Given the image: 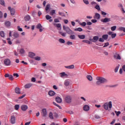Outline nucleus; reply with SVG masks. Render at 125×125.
I'll use <instances>...</instances> for the list:
<instances>
[{"label": "nucleus", "instance_id": "60", "mask_svg": "<svg viewBox=\"0 0 125 125\" xmlns=\"http://www.w3.org/2000/svg\"><path fill=\"white\" fill-rule=\"evenodd\" d=\"M53 88H54V89H56V90L58 89V87H57V86H56V85H54L53 86Z\"/></svg>", "mask_w": 125, "mask_h": 125}, {"label": "nucleus", "instance_id": "50", "mask_svg": "<svg viewBox=\"0 0 125 125\" xmlns=\"http://www.w3.org/2000/svg\"><path fill=\"white\" fill-rule=\"evenodd\" d=\"M116 29H117V26H113L111 27V30L112 31H115Z\"/></svg>", "mask_w": 125, "mask_h": 125}, {"label": "nucleus", "instance_id": "15", "mask_svg": "<svg viewBox=\"0 0 125 125\" xmlns=\"http://www.w3.org/2000/svg\"><path fill=\"white\" fill-rule=\"evenodd\" d=\"M93 18H94V19H97L98 20L100 19V14H98V13H95Z\"/></svg>", "mask_w": 125, "mask_h": 125}, {"label": "nucleus", "instance_id": "52", "mask_svg": "<svg viewBox=\"0 0 125 125\" xmlns=\"http://www.w3.org/2000/svg\"><path fill=\"white\" fill-rule=\"evenodd\" d=\"M117 36V34L116 33L114 34H112L111 35V38L112 39H115V38H116V37Z\"/></svg>", "mask_w": 125, "mask_h": 125}, {"label": "nucleus", "instance_id": "4", "mask_svg": "<svg viewBox=\"0 0 125 125\" xmlns=\"http://www.w3.org/2000/svg\"><path fill=\"white\" fill-rule=\"evenodd\" d=\"M63 100L65 103L70 104L72 102V97L70 95H66L63 98Z\"/></svg>", "mask_w": 125, "mask_h": 125}, {"label": "nucleus", "instance_id": "45", "mask_svg": "<svg viewBox=\"0 0 125 125\" xmlns=\"http://www.w3.org/2000/svg\"><path fill=\"white\" fill-rule=\"evenodd\" d=\"M59 33L62 37H66V33H64L62 31H60Z\"/></svg>", "mask_w": 125, "mask_h": 125}, {"label": "nucleus", "instance_id": "30", "mask_svg": "<svg viewBox=\"0 0 125 125\" xmlns=\"http://www.w3.org/2000/svg\"><path fill=\"white\" fill-rule=\"evenodd\" d=\"M70 40H76V36L75 35L71 34L69 36Z\"/></svg>", "mask_w": 125, "mask_h": 125}, {"label": "nucleus", "instance_id": "31", "mask_svg": "<svg viewBox=\"0 0 125 125\" xmlns=\"http://www.w3.org/2000/svg\"><path fill=\"white\" fill-rule=\"evenodd\" d=\"M0 4L3 6H5V2H4V0H0Z\"/></svg>", "mask_w": 125, "mask_h": 125}, {"label": "nucleus", "instance_id": "7", "mask_svg": "<svg viewBox=\"0 0 125 125\" xmlns=\"http://www.w3.org/2000/svg\"><path fill=\"white\" fill-rule=\"evenodd\" d=\"M98 40H99V37H98V36H94L93 39H90L89 41L93 42H96Z\"/></svg>", "mask_w": 125, "mask_h": 125}, {"label": "nucleus", "instance_id": "25", "mask_svg": "<svg viewBox=\"0 0 125 125\" xmlns=\"http://www.w3.org/2000/svg\"><path fill=\"white\" fill-rule=\"evenodd\" d=\"M33 85V84L32 83H27L25 84L24 86L25 88H30Z\"/></svg>", "mask_w": 125, "mask_h": 125}, {"label": "nucleus", "instance_id": "38", "mask_svg": "<svg viewBox=\"0 0 125 125\" xmlns=\"http://www.w3.org/2000/svg\"><path fill=\"white\" fill-rule=\"evenodd\" d=\"M35 60H36V61H41V60L42 58L40 57L37 56L34 58Z\"/></svg>", "mask_w": 125, "mask_h": 125}, {"label": "nucleus", "instance_id": "22", "mask_svg": "<svg viewBox=\"0 0 125 125\" xmlns=\"http://www.w3.org/2000/svg\"><path fill=\"white\" fill-rule=\"evenodd\" d=\"M29 56L31 58H34V56H36V54L32 52H30L29 53Z\"/></svg>", "mask_w": 125, "mask_h": 125}, {"label": "nucleus", "instance_id": "55", "mask_svg": "<svg viewBox=\"0 0 125 125\" xmlns=\"http://www.w3.org/2000/svg\"><path fill=\"white\" fill-rule=\"evenodd\" d=\"M115 113H116V116H117V117L119 116L120 115V114H121V111L117 112V111H115Z\"/></svg>", "mask_w": 125, "mask_h": 125}, {"label": "nucleus", "instance_id": "58", "mask_svg": "<svg viewBox=\"0 0 125 125\" xmlns=\"http://www.w3.org/2000/svg\"><path fill=\"white\" fill-rule=\"evenodd\" d=\"M31 82H32V83H36V78L33 77V78L31 79Z\"/></svg>", "mask_w": 125, "mask_h": 125}, {"label": "nucleus", "instance_id": "43", "mask_svg": "<svg viewBox=\"0 0 125 125\" xmlns=\"http://www.w3.org/2000/svg\"><path fill=\"white\" fill-rule=\"evenodd\" d=\"M53 104H54V105H55L57 107H58V108H59V109H60V110H61L62 109V107H61L59 105L57 104H56V103L53 102Z\"/></svg>", "mask_w": 125, "mask_h": 125}, {"label": "nucleus", "instance_id": "21", "mask_svg": "<svg viewBox=\"0 0 125 125\" xmlns=\"http://www.w3.org/2000/svg\"><path fill=\"white\" fill-rule=\"evenodd\" d=\"M64 67L65 68H66V69H74V68H75V65H74V64H72L68 66H65Z\"/></svg>", "mask_w": 125, "mask_h": 125}, {"label": "nucleus", "instance_id": "9", "mask_svg": "<svg viewBox=\"0 0 125 125\" xmlns=\"http://www.w3.org/2000/svg\"><path fill=\"white\" fill-rule=\"evenodd\" d=\"M16 122V119L15 118V116L14 115H12L11 117V123L12 125H14L15 123Z\"/></svg>", "mask_w": 125, "mask_h": 125}, {"label": "nucleus", "instance_id": "49", "mask_svg": "<svg viewBox=\"0 0 125 125\" xmlns=\"http://www.w3.org/2000/svg\"><path fill=\"white\" fill-rule=\"evenodd\" d=\"M18 30L20 32H23V29L22 28H21L20 26H17Z\"/></svg>", "mask_w": 125, "mask_h": 125}, {"label": "nucleus", "instance_id": "10", "mask_svg": "<svg viewBox=\"0 0 125 125\" xmlns=\"http://www.w3.org/2000/svg\"><path fill=\"white\" fill-rule=\"evenodd\" d=\"M4 25L7 28H10L11 22L8 21H6L4 22Z\"/></svg>", "mask_w": 125, "mask_h": 125}, {"label": "nucleus", "instance_id": "62", "mask_svg": "<svg viewBox=\"0 0 125 125\" xmlns=\"http://www.w3.org/2000/svg\"><path fill=\"white\" fill-rule=\"evenodd\" d=\"M95 119H100V116H99V115L96 114L95 115Z\"/></svg>", "mask_w": 125, "mask_h": 125}, {"label": "nucleus", "instance_id": "19", "mask_svg": "<svg viewBox=\"0 0 125 125\" xmlns=\"http://www.w3.org/2000/svg\"><path fill=\"white\" fill-rule=\"evenodd\" d=\"M83 109L84 111L87 112V111H89V106H88V105H84L83 107Z\"/></svg>", "mask_w": 125, "mask_h": 125}, {"label": "nucleus", "instance_id": "41", "mask_svg": "<svg viewBox=\"0 0 125 125\" xmlns=\"http://www.w3.org/2000/svg\"><path fill=\"white\" fill-rule=\"evenodd\" d=\"M83 42H85V43H88V44H90V41L88 40H83Z\"/></svg>", "mask_w": 125, "mask_h": 125}, {"label": "nucleus", "instance_id": "34", "mask_svg": "<svg viewBox=\"0 0 125 125\" xmlns=\"http://www.w3.org/2000/svg\"><path fill=\"white\" fill-rule=\"evenodd\" d=\"M49 118H50V119H51V120H53L54 118H53V113H52V112H50L49 114Z\"/></svg>", "mask_w": 125, "mask_h": 125}, {"label": "nucleus", "instance_id": "61", "mask_svg": "<svg viewBox=\"0 0 125 125\" xmlns=\"http://www.w3.org/2000/svg\"><path fill=\"white\" fill-rule=\"evenodd\" d=\"M99 42H104V39L101 38L99 39Z\"/></svg>", "mask_w": 125, "mask_h": 125}, {"label": "nucleus", "instance_id": "59", "mask_svg": "<svg viewBox=\"0 0 125 125\" xmlns=\"http://www.w3.org/2000/svg\"><path fill=\"white\" fill-rule=\"evenodd\" d=\"M67 44H68V45H72V44H73V42L68 41L67 42Z\"/></svg>", "mask_w": 125, "mask_h": 125}, {"label": "nucleus", "instance_id": "3", "mask_svg": "<svg viewBox=\"0 0 125 125\" xmlns=\"http://www.w3.org/2000/svg\"><path fill=\"white\" fill-rule=\"evenodd\" d=\"M103 108L104 110H108L109 109H112V102L110 101L108 103H104L103 105Z\"/></svg>", "mask_w": 125, "mask_h": 125}, {"label": "nucleus", "instance_id": "1", "mask_svg": "<svg viewBox=\"0 0 125 125\" xmlns=\"http://www.w3.org/2000/svg\"><path fill=\"white\" fill-rule=\"evenodd\" d=\"M96 80H97V82L96 83L97 85H101L102 83H107L108 82L107 79L101 77H97Z\"/></svg>", "mask_w": 125, "mask_h": 125}, {"label": "nucleus", "instance_id": "18", "mask_svg": "<svg viewBox=\"0 0 125 125\" xmlns=\"http://www.w3.org/2000/svg\"><path fill=\"white\" fill-rule=\"evenodd\" d=\"M37 28L40 29V32H42V31H43V30H42V24H41V23H39L37 25Z\"/></svg>", "mask_w": 125, "mask_h": 125}, {"label": "nucleus", "instance_id": "37", "mask_svg": "<svg viewBox=\"0 0 125 125\" xmlns=\"http://www.w3.org/2000/svg\"><path fill=\"white\" fill-rule=\"evenodd\" d=\"M49 8H50V4H48L46 5L45 8L46 11H47V10H49Z\"/></svg>", "mask_w": 125, "mask_h": 125}, {"label": "nucleus", "instance_id": "11", "mask_svg": "<svg viewBox=\"0 0 125 125\" xmlns=\"http://www.w3.org/2000/svg\"><path fill=\"white\" fill-rule=\"evenodd\" d=\"M110 21H111V19L108 18L101 20V22H103V23H107V22H110Z\"/></svg>", "mask_w": 125, "mask_h": 125}, {"label": "nucleus", "instance_id": "24", "mask_svg": "<svg viewBox=\"0 0 125 125\" xmlns=\"http://www.w3.org/2000/svg\"><path fill=\"white\" fill-rule=\"evenodd\" d=\"M30 19H31V17L30 16V15H27L25 16L24 17V20L25 21H29Z\"/></svg>", "mask_w": 125, "mask_h": 125}, {"label": "nucleus", "instance_id": "5", "mask_svg": "<svg viewBox=\"0 0 125 125\" xmlns=\"http://www.w3.org/2000/svg\"><path fill=\"white\" fill-rule=\"evenodd\" d=\"M4 64L5 66H10V64H11V61H10L9 59H5L4 60Z\"/></svg>", "mask_w": 125, "mask_h": 125}, {"label": "nucleus", "instance_id": "6", "mask_svg": "<svg viewBox=\"0 0 125 125\" xmlns=\"http://www.w3.org/2000/svg\"><path fill=\"white\" fill-rule=\"evenodd\" d=\"M70 80L67 79L65 80L63 82V84L66 87H68L70 85Z\"/></svg>", "mask_w": 125, "mask_h": 125}, {"label": "nucleus", "instance_id": "48", "mask_svg": "<svg viewBox=\"0 0 125 125\" xmlns=\"http://www.w3.org/2000/svg\"><path fill=\"white\" fill-rule=\"evenodd\" d=\"M0 36L2 38H4V32L3 31H0Z\"/></svg>", "mask_w": 125, "mask_h": 125}, {"label": "nucleus", "instance_id": "23", "mask_svg": "<svg viewBox=\"0 0 125 125\" xmlns=\"http://www.w3.org/2000/svg\"><path fill=\"white\" fill-rule=\"evenodd\" d=\"M13 37L16 39L19 38V34L17 32H15L13 34Z\"/></svg>", "mask_w": 125, "mask_h": 125}, {"label": "nucleus", "instance_id": "8", "mask_svg": "<svg viewBox=\"0 0 125 125\" xmlns=\"http://www.w3.org/2000/svg\"><path fill=\"white\" fill-rule=\"evenodd\" d=\"M41 114L43 117L45 118L47 115V112L46 111V109L43 108L42 109V111L41 112Z\"/></svg>", "mask_w": 125, "mask_h": 125}, {"label": "nucleus", "instance_id": "20", "mask_svg": "<svg viewBox=\"0 0 125 125\" xmlns=\"http://www.w3.org/2000/svg\"><path fill=\"white\" fill-rule=\"evenodd\" d=\"M15 91L16 92V93H17V94H20V93H21V90H20V88L17 87H16L15 89Z\"/></svg>", "mask_w": 125, "mask_h": 125}, {"label": "nucleus", "instance_id": "44", "mask_svg": "<svg viewBox=\"0 0 125 125\" xmlns=\"http://www.w3.org/2000/svg\"><path fill=\"white\" fill-rule=\"evenodd\" d=\"M119 31H123L125 33V27H121L119 28Z\"/></svg>", "mask_w": 125, "mask_h": 125}, {"label": "nucleus", "instance_id": "57", "mask_svg": "<svg viewBox=\"0 0 125 125\" xmlns=\"http://www.w3.org/2000/svg\"><path fill=\"white\" fill-rule=\"evenodd\" d=\"M70 1L73 4H76V1L75 0H70Z\"/></svg>", "mask_w": 125, "mask_h": 125}, {"label": "nucleus", "instance_id": "16", "mask_svg": "<svg viewBox=\"0 0 125 125\" xmlns=\"http://www.w3.org/2000/svg\"><path fill=\"white\" fill-rule=\"evenodd\" d=\"M55 94H56V93L53 90H50L48 92V95L49 96H54Z\"/></svg>", "mask_w": 125, "mask_h": 125}, {"label": "nucleus", "instance_id": "17", "mask_svg": "<svg viewBox=\"0 0 125 125\" xmlns=\"http://www.w3.org/2000/svg\"><path fill=\"white\" fill-rule=\"evenodd\" d=\"M56 101L57 103H62V99L60 97H56Z\"/></svg>", "mask_w": 125, "mask_h": 125}, {"label": "nucleus", "instance_id": "35", "mask_svg": "<svg viewBox=\"0 0 125 125\" xmlns=\"http://www.w3.org/2000/svg\"><path fill=\"white\" fill-rule=\"evenodd\" d=\"M15 110H16V111H18L19 110V108H20V105L19 104H16L14 106Z\"/></svg>", "mask_w": 125, "mask_h": 125}, {"label": "nucleus", "instance_id": "56", "mask_svg": "<svg viewBox=\"0 0 125 125\" xmlns=\"http://www.w3.org/2000/svg\"><path fill=\"white\" fill-rule=\"evenodd\" d=\"M95 8L96 9H97V10H100V6H99V5H96Z\"/></svg>", "mask_w": 125, "mask_h": 125}, {"label": "nucleus", "instance_id": "33", "mask_svg": "<svg viewBox=\"0 0 125 125\" xmlns=\"http://www.w3.org/2000/svg\"><path fill=\"white\" fill-rule=\"evenodd\" d=\"M86 78L88 81H90V82H91L92 81V76L90 75H87L86 76Z\"/></svg>", "mask_w": 125, "mask_h": 125}, {"label": "nucleus", "instance_id": "32", "mask_svg": "<svg viewBox=\"0 0 125 125\" xmlns=\"http://www.w3.org/2000/svg\"><path fill=\"white\" fill-rule=\"evenodd\" d=\"M11 14L12 16L15 14V9L14 8H12L11 11H10Z\"/></svg>", "mask_w": 125, "mask_h": 125}, {"label": "nucleus", "instance_id": "40", "mask_svg": "<svg viewBox=\"0 0 125 125\" xmlns=\"http://www.w3.org/2000/svg\"><path fill=\"white\" fill-rule=\"evenodd\" d=\"M79 25H81V26H83V27H85V26H86V22H83L82 23H80Z\"/></svg>", "mask_w": 125, "mask_h": 125}, {"label": "nucleus", "instance_id": "36", "mask_svg": "<svg viewBox=\"0 0 125 125\" xmlns=\"http://www.w3.org/2000/svg\"><path fill=\"white\" fill-rule=\"evenodd\" d=\"M59 42H60V43H65V40L63 39H60L59 40Z\"/></svg>", "mask_w": 125, "mask_h": 125}, {"label": "nucleus", "instance_id": "13", "mask_svg": "<svg viewBox=\"0 0 125 125\" xmlns=\"http://www.w3.org/2000/svg\"><path fill=\"white\" fill-rule=\"evenodd\" d=\"M21 108L22 111H27V110L28 109V106L27 105L23 104L21 106Z\"/></svg>", "mask_w": 125, "mask_h": 125}, {"label": "nucleus", "instance_id": "26", "mask_svg": "<svg viewBox=\"0 0 125 125\" xmlns=\"http://www.w3.org/2000/svg\"><path fill=\"white\" fill-rule=\"evenodd\" d=\"M78 37L80 40H84L85 39V35H78Z\"/></svg>", "mask_w": 125, "mask_h": 125}, {"label": "nucleus", "instance_id": "14", "mask_svg": "<svg viewBox=\"0 0 125 125\" xmlns=\"http://www.w3.org/2000/svg\"><path fill=\"white\" fill-rule=\"evenodd\" d=\"M114 58H115V59H117L118 60H121V56H120V55L118 54V53H116L114 54Z\"/></svg>", "mask_w": 125, "mask_h": 125}, {"label": "nucleus", "instance_id": "42", "mask_svg": "<svg viewBox=\"0 0 125 125\" xmlns=\"http://www.w3.org/2000/svg\"><path fill=\"white\" fill-rule=\"evenodd\" d=\"M119 68H120V65H118L115 67V69H114V72L115 73H117V72L119 71Z\"/></svg>", "mask_w": 125, "mask_h": 125}, {"label": "nucleus", "instance_id": "39", "mask_svg": "<svg viewBox=\"0 0 125 125\" xmlns=\"http://www.w3.org/2000/svg\"><path fill=\"white\" fill-rule=\"evenodd\" d=\"M45 18H46V20H49L51 19L52 18V17H51V16H49V15H47L45 16Z\"/></svg>", "mask_w": 125, "mask_h": 125}, {"label": "nucleus", "instance_id": "63", "mask_svg": "<svg viewBox=\"0 0 125 125\" xmlns=\"http://www.w3.org/2000/svg\"><path fill=\"white\" fill-rule=\"evenodd\" d=\"M91 22L92 23H96V22H97V20H96L95 19H93L91 20Z\"/></svg>", "mask_w": 125, "mask_h": 125}, {"label": "nucleus", "instance_id": "47", "mask_svg": "<svg viewBox=\"0 0 125 125\" xmlns=\"http://www.w3.org/2000/svg\"><path fill=\"white\" fill-rule=\"evenodd\" d=\"M55 12H56V11L55 10H52L50 12V15H54V14H55Z\"/></svg>", "mask_w": 125, "mask_h": 125}, {"label": "nucleus", "instance_id": "27", "mask_svg": "<svg viewBox=\"0 0 125 125\" xmlns=\"http://www.w3.org/2000/svg\"><path fill=\"white\" fill-rule=\"evenodd\" d=\"M53 25L55 26V27H57L58 28L61 29V23H54Z\"/></svg>", "mask_w": 125, "mask_h": 125}, {"label": "nucleus", "instance_id": "53", "mask_svg": "<svg viewBox=\"0 0 125 125\" xmlns=\"http://www.w3.org/2000/svg\"><path fill=\"white\" fill-rule=\"evenodd\" d=\"M83 1L84 2V3H85V4H89V2H88V0H83Z\"/></svg>", "mask_w": 125, "mask_h": 125}, {"label": "nucleus", "instance_id": "64", "mask_svg": "<svg viewBox=\"0 0 125 125\" xmlns=\"http://www.w3.org/2000/svg\"><path fill=\"white\" fill-rule=\"evenodd\" d=\"M119 73L120 75H122L123 74V68H120L119 70Z\"/></svg>", "mask_w": 125, "mask_h": 125}, {"label": "nucleus", "instance_id": "54", "mask_svg": "<svg viewBox=\"0 0 125 125\" xmlns=\"http://www.w3.org/2000/svg\"><path fill=\"white\" fill-rule=\"evenodd\" d=\"M20 52L21 53V54H23V53L25 52V50L24 49H21L20 51Z\"/></svg>", "mask_w": 125, "mask_h": 125}, {"label": "nucleus", "instance_id": "46", "mask_svg": "<svg viewBox=\"0 0 125 125\" xmlns=\"http://www.w3.org/2000/svg\"><path fill=\"white\" fill-rule=\"evenodd\" d=\"M59 14L61 16H63V17H65V16H66V15H65V14L63 12H59Z\"/></svg>", "mask_w": 125, "mask_h": 125}, {"label": "nucleus", "instance_id": "12", "mask_svg": "<svg viewBox=\"0 0 125 125\" xmlns=\"http://www.w3.org/2000/svg\"><path fill=\"white\" fill-rule=\"evenodd\" d=\"M60 75L61 78H62V79L64 78H67V77H68V74H66V73L64 72L60 73Z\"/></svg>", "mask_w": 125, "mask_h": 125}, {"label": "nucleus", "instance_id": "28", "mask_svg": "<svg viewBox=\"0 0 125 125\" xmlns=\"http://www.w3.org/2000/svg\"><path fill=\"white\" fill-rule=\"evenodd\" d=\"M74 31H78V32H83V28L81 27H78V28H75L74 29Z\"/></svg>", "mask_w": 125, "mask_h": 125}, {"label": "nucleus", "instance_id": "29", "mask_svg": "<svg viewBox=\"0 0 125 125\" xmlns=\"http://www.w3.org/2000/svg\"><path fill=\"white\" fill-rule=\"evenodd\" d=\"M108 35L106 34V35H104L102 36V38L105 41L108 40Z\"/></svg>", "mask_w": 125, "mask_h": 125}, {"label": "nucleus", "instance_id": "51", "mask_svg": "<svg viewBox=\"0 0 125 125\" xmlns=\"http://www.w3.org/2000/svg\"><path fill=\"white\" fill-rule=\"evenodd\" d=\"M9 79L11 81H13V80H14L13 76L12 75H9Z\"/></svg>", "mask_w": 125, "mask_h": 125}, {"label": "nucleus", "instance_id": "2", "mask_svg": "<svg viewBox=\"0 0 125 125\" xmlns=\"http://www.w3.org/2000/svg\"><path fill=\"white\" fill-rule=\"evenodd\" d=\"M63 29L66 32V34H68V35H74V34H75V32L68 26L66 27L65 25H63Z\"/></svg>", "mask_w": 125, "mask_h": 125}]
</instances>
